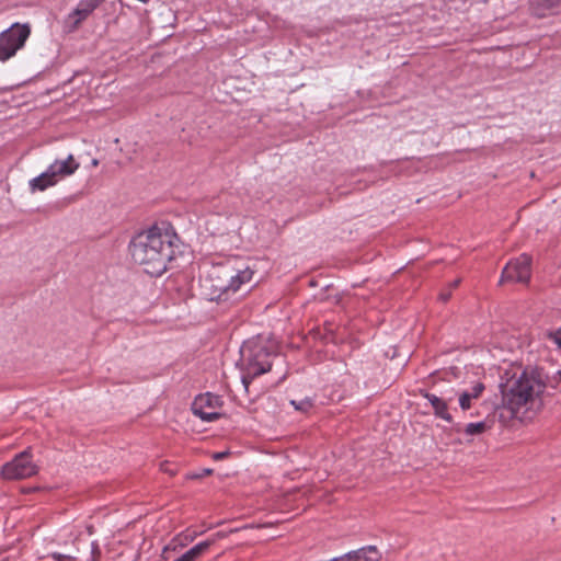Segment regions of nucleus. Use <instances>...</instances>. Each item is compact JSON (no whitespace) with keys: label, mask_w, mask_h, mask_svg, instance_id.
<instances>
[{"label":"nucleus","mask_w":561,"mask_h":561,"mask_svg":"<svg viewBox=\"0 0 561 561\" xmlns=\"http://www.w3.org/2000/svg\"><path fill=\"white\" fill-rule=\"evenodd\" d=\"M179 237L168 221H160L137 233L129 243L134 262L151 276L162 275L175 255Z\"/></svg>","instance_id":"1"},{"label":"nucleus","mask_w":561,"mask_h":561,"mask_svg":"<svg viewBox=\"0 0 561 561\" xmlns=\"http://www.w3.org/2000/svg\"><path fill=\"white\" fill-rule=\"evenodd\" d=\"M545 388L546 383L536 369H524L501 383L503 405L517 416L522 409H529Z\"/></svg>","instance_id":"2"},{"label":"nucleus","mask_w":561,"mask_h":561,"mask_svg":"<svg viewBox=\"0 0 561 561\" xmlns=\"http://www.w3.org/2000/svg\"><path fill=\"white\" fill-rule=\"evenodd\" d=\"M31 28L27 24L14 23L0 33V61H7L20 50L27 41Z\"/></svg>","instance_id":"3"},{"label":"nucleus","mask_w":561,"mask_h":561,"mask_svg":"<svg viewBox=\"0 0 561 561\" xmlns=\"http://www.w3.org/2000/svg\"><path fill=\"white\" fill-rule=\"evenodd\" d=\"M38 466L33 461L31 449L27 448L5 462L1 468V476L5 480H22L35 476Z\"/></svg>","instance_id":"4"},{"label":"nucleus","mask_w":561,"mask_h":561,"mask_svg":"<svg viewBox=\"0 0 561 561\" xmlns=\"http://www.w3.org/2000/svg\"><path fill=\"white\" fill-rule=\"evenodd\" d=\"M243 272H239L236 275H226V278H221L220 275H209L202 280V286L206 291L209 300H220L227 293H236L244 279L242 277Z\"/></svg>","instance_id":"5"},{"label":"nucleus","mask_w":561,"mask_h":561,"mask_svg":"<svg viewBox=\"0 0 561 561\" xmlns=\"http://www.w3.org/2000/svg\"><path fill=\"white\" fill-rule=\"evenodd\" d=\"M531 276V256L526 253L510 260L504 266L500 283L527 284Z\"/></svg>","instance_id":"6"},{"label":"nucleus","mask_w":561,"mask_h":561,"mask_svg":"<svg viewBox=\"0 0 561 561\" xmlns=\"http://www.w3.org/2000/svg\"><path fill=\"white\" fill-rule=\"evenodd\" d=\"M221 398L206 392L195 397L192 403V412L204 422H213L220 416Z\"/></svg>","instance_id":"7"},{"label":"nucleus","mask_w":561,"mask_h":561,"mask_svg":"<svg viewBox=\"0 0 561 561\" xmlns=\"http://www.w3.org/2000/svg\"><path fill=\"white\" fill-rule=\"evenodd\" d=\"M103 2L104 0H80L76 8L65 18V28L68 32L76 31Z\"/></svg>","instance_id":"8"},{"label":"nucleus","mask_w":561,"mask_h":561,"mask_svg":"<svg viewBox=\"0 0 561 561\" xmlns=\"http://www.w3.org/2000/svg\"><path fill=\"white\" fill-rule=\"evenodd\" d=\"M272 368L271 353L262 347L253 357L248 359V379L257 377L264 373L270 371ZM250 380H248V383Z\"/></svg>","instance_id":"9"},{"label":"nucleus","mask_w":561,"mask_h":561,"mask_svg":"<svg viewBox=\"0 0 561 561\" xmlns=\"http://www.w3.org/2000/svg\"><path fill=\"white\" fill-rule=\"evenodd\" d=\"M80 167V163L75 159L73 154H68L65 159H56L48 165L50 175L59 182L60 180L72 175Z\"/></svg>","instance_id":"10"},{"label":"nucleus","mask_w":561,"mask_h":561,"mask_svg":"<svg viewBox=\"0 0 561 561\" xmlns=\"http://www.w3.org/2000/svg\"><path fill=\"white\" fill-rule=\"evenodd\" d=\"M421 394L431 403L436 417L442 419L448 423L453 422L454 419L448 411L447 400L425 390H421Z\"/></svg>","instance_id":"11"},{"label":"nucleus","mask_w":561,"mask_h":561,"mask_svg":"<svg viewBox=\"0 0 561 561\" xmlns=\"http://www.w3.org/2000/svg\"><path fill=\"white\" fill-rule=\"evenodd\" d=\"M379 558L380 556L376 547L368 546L330 561H379Z\"/></svg>","instance_id":"12"},{"label":"nucleus","mask_w":561,"mask_h":561,"mask_svg":"<svg viewBox=\"0 0 561 561\" xmlns=\"http://www.w3.org/2000/svg\"><path fill=\"white\" fill-rule=\"evenodd\" d=\"M57 183L58 181L55 176L50 175L49 170L46 169L39 175L28 181V187L32 193L44 192L45 190L55 186Z\"/></svg>","instance_id":"13"},{"label":"nucleus","mask_w":561,"mask_h":561,"mask_svg":"<svg viewBox=\"0 0 561 561\" xmlns=\"http://www.w3.org/2000/svg\"><path fill=\"white\" fill-rule=\"evenodd\" d=\"M534 14L545 16L548 11H556L561 8L560 0H534L530 4Z\"/></svg>","instance_id":"14"},{"label":"nucleus","mask_w":561,"mask_h":561,"mask_svg":"<svg viewBox=\"0 0 561 561\" xmlns=\"http://www.w3.org/2000/svg\"><path fill=\"white\" fill-rule=\"evenodd\" d=\"M489 428L486 422L468 423L465 427V434L469 436L480 435Z\"/></svg>","instance_id":"15"},{"label":"nucleus","mask_w":561,"mask_h":561,"mask_svg":"<svg viewBox=\"0 0 561 561\" xmlns=\"http://www.w3.org/2000/svg\"><path fill=\"white\" fill-rule=\"evenodd\" d=\"M474 400L469 393L462 391L459 394V405L463 411H467L471 408V401Z\"/></svg>","instance_id":"16"},{"label":"nucleus","mask_w":561,"mask_h":561,"mask_svg":"<svg viewBox=\"0 0 561 561\" xmlns=\"http://www.w3.org/2000/svg\"><path fill=\"white\" fill-rule=\"evenodd\" d=\"M485 387L482 382H476L469 391H466L469 393L473 399H478L481 397L482 392L484 391Z\"/></svg>","instance_id":"17"},{"label":"nucleus","mask_w":561,"mask_h":561,"mask_svg":"<svg viewBox=\"0 0 561 561\" xmlns=\"http://www.w3.org/2000/svg\"><path fill=\"white\" fill-rule=\"evenodd\" d=\"M291 404L295 407L296 410L300 411H307L312 407V402L309 399L302 400L299 403H297L296 401H291Z\"/></svg>","instance_id":"18"},{"label":"nucleus","mask_w":561,"mask_h":561,"mask_svg":"<svg viewBox=\"0 0 561 561\" xmlns=\"http://www.w3.org/2000/svg\"><path fill=\"white\" fill-rule=\"evenodd\" d=\"M551 339L561 348V327L551 334Z\"/></svg>","instance_id":"19"},{"label":"nucleus","mask_w":561,"mask_h":561,"mask_svg":"<svg viewBox=\"0 0 561 561\" xmlns=\"http://www.w3.org/2000/svg\"><path fill=\"white\" fill-rule=\"evenodd\" d=\"M53 559L56 561H73V558L67 554L55 552L51 554Z\"/></svg>","instance_id":"20"},{"label":"nucleus","mask_w":561,"mask_h":561,"mask_svg":"<svg viewBox=\"0 0 561 561\" xmlns=\"http://www.w3.org/2000/svg\"><path fill=\"white\" fill-rule=\"evenodd\" d=\"M91 553H92V561H98L96 556L100 554V548L96 541H92L91 543Z\"/></svg>","instance_id":"21"},{"label":"nucleus","mask_w":561,"mask_h":561,"mask_svg":"<svg viewBox=\"0 0 561 561\" xmlns=\"http://www.w3.org/2000/svg\"><path fill=\"white\" fill-rule=\"evenodd\" d=\"M451 297V291L449 289L447 290H444L439 294V299L443 301V302H446L449 300V298Z\"/></svg>","instance_id":"22"},{"label":"nucleus","mask_w":561,"mask_h":561,"mask_svg":"<svg viewBox=\"0 0 561 561\" xmlns=\"http://www.w3.org/2000/svg\"><path fill=\"white\" fill-rule=\"evenodd\" d=\"M228 455V451H218L213 455L215 460H221Z\"/></svg>","instance_id":"23"},{"label":"nucleus","mask_w":561,"mask_h":561,"mask_svg":"<svg viewBox=\"0 0 561 561\" xmlns=\"http://www.w3.org/2000/svg\"><path fill=\"white\" fill-rule=\"evenodd\" d=\"M461 279L460 278H457L455 279L454 282H451L449 285H448V289L450 291H453V289L457 288L460 284Z\"/></svg>","instance_id":"24"},{"label":"nucleus","mask_w":561,"mask_h":561,"mask_svg":"<svg viewBox=\"0 0 561 561\" xmlns=\"http://www.w3.org/2000/svg\"><path fill=\"white\" fill-rule=\"evenodd\" d=\"M240 381L245 387V373L242 370L240 373Z\"/></svg>","instance_id":"25"},{"label":"nucleus","mask_w":561,"mask_h":561,"mask_svg":"<svg viewBox=\"0 0 561 561\" xmlns=\"http://www.w3.org/2000/svg\"><path fill=\"white\" fill-rule=\"evenodd\" d=\"M211 471H213L211 469H205V470L203 471V474H210V473H211Z\"/></svg>","instance_id":"26"},{"label":"nucleus","mask_w":561,"mask_h":561,"mask_svg":"<svg viewBox=\"0 0 561 561\" xmlns=\"http://www.w3.org/2000/svg\"><path fill=\"white\" fill-rule=\"evenodd\" d=\"M244 345H245V341H243V342L241 343V345H240V352H241V353H242V351H243Z\"/></svg>","instance_id":"27"},{"label":"nucleus","mask_w":561,"mask_h":561,"mask_svg":"<svg viewBox=\"0 0 561 561\" xmlns=\"http://www.w3.org/2000/svg\"><path fill=\"white\" fill-rule=\"evenodd\" d=\"M98 163H99V161H98L96 159H94V160L92 161V164H93V165H98Z\"/></svg>","instance_id":"28"}]
</instances>
